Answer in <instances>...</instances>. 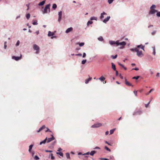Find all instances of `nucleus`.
I'll return each instance as SVG.
<instances>
[{
	"mask_svg": "<svg viewBox=\"0 0 160 160\" xmlns=\"http://www.w3.org/2000/svg\"><path fill=\"white\" fill-rule=\"evenodd\" d=\"M117 55H115V56H113V55H112V56H111V57H112V58L113 59H115L116 58H117Z\"/></svg>",
	"mask_w": 160,
	"mask_h": 160,
	"instance_id": "79ce46f5",
	"label": "nucleus"
},
{
	"mask_svg": "<svg viewBox=\"0 0 160 160\" xmlns=\"http://www.w3.org/2000/svg\"><path fill=\"white\" fill-rule=\"evenodd\" d=\"M118 63L119 65L122 67V68L124 67V66L122 64H121L120 62H118Z\"/></svg>",
	"mask_w": 160,
	"mask_h": 160,
	"instance_id": "09e8293b",
	"label": "nucleus"
},
{
	"mask_svg": "<svg viewBox=\"0 0 160 160\" xmlns=\"http://www.w3.org/2000/svg\"><path fill=\"white\" fill-rule=\"evenodd\" d=\"M134 93L135 94V96H137V91H134Z\"/></svg>",
	"mask_w": 160,
	"mask_h": 160,
	"instance_id": "3c124183",
	"label": "nucleus"
},
{
	"mask_svg": "<svg viewBox=\"0 0 160 160\" xmlns=\"http://www.w3.org/2000/svg\"><path fill=\"white\" fill-rule=\"evenodd\" d=\"M137 52V55L138 56L140 57H142L143 56V55L141 51H139L138 49V51L136 52Z\"/></svg>",
	"mask_w": 160,
	"mask_h": 160,
	"instance_id": "0eeeda50",
	"label": "nucleus"
},
{
	"mask_svg": "<svg viewBox=\"0 0 160 160\" xmlns=\"http://www.w3.org/2000/svg\"><path fill=\"white\" fill-rule=\"evenodd\" d=\"M47 140V138H46L45 140H44L43 141L40 142V145H41L42 144H45Z\"/></svg>",
	"mask_w": 160,
	"mask_h": 160,
	"instance_id": "412c9836",
	"label": "nucleus"
},
{
	"mask_svg": "<svg viewBox=\"0 0 160 160\" xmlns=\"http://www.w3.org/2000/svg\"><path fill=\"white\" fill-rule=\"evenodd\" d=\"M156 32V31H154L151 32V34L152 35H154Z\"/></svg>",
	"mask_w": 160,
	"mask_h": 160,
	"instance_id": "c03bdc74",
	"label": "nucleus"
},
{
	"mask_svg": "<svg viewBox=\"0 0 160 160\" xmlns=\"http://www.w3.org/2000/svg\"><path fill=\"white\" fill-rule=\"evenodd\" d=\"M57 8V5L56 4H53L52 5V8L54 9H55Z\"/></svg>",
	"mask_w": 160,
	"mask_h": 160,
	"instance_id": "bb28decb",
	"label": "nucleus"
},
{
	"mask_svg": "<svg viewBox=\"0 0 160 160\" xmlns=\"http://www.w3.org/2000/svg\"><path fill=\"white\" fill-rule=\"evenodd\" d=\"M48 37L51 36V38L53 39L54 38H55L56 37L54 36V33L53 32H52L49 31L48 32Z\"/></svg>",
	"mask_w": 160,
	"mask_h": 160,
	"instance_id": "20e7f679",
	"label": "nucleus"
},
{
	"mask_svg": "<svg viewBox=\"0 0 160 160\" xmlns=\"http://www.w3.org/2000/svg\"><path fill=\"white\" fill-rule=\"evenodd\" d=\"M92 78H89L88 79H87L85 80V83L86 84H87L92 79Z\"/></svg>",
	"mask_w": 160,
	"mask_h": 160,
	"instance_id": "5701e85b",
	"label": "nucleus"
},
{
	"mask_svg": "<svg viewBox=\"0 0 160 160\" xmlns=\"http://www.w3.org/2000/svg\"><path fill=\"white\" fill-rule=\"evenodd\" d=\"M99 79L101 81H103L105 79V78H104L103 76H102L100 77Z\"/></svg>",
	"mask_w": 160,
	"mask_h": 160,
	"instance_id": "b1692460",
	"label": "nucleus"
},
{
	"mask_svg": "<svg viewBox=\"0 0 160 160\" xmlns=\"http://www.w3.org/2000/svg\"><path fill=\"white\" fill-rule=\"evenodd\" d=\"M156 7V6L155 5H152L151 7H150V9H154V8H155Z\"/></svg>",
	"mask_w": 160,
	"mask_h": 160,
	"instance_id": "f704fd0d",
	"label": "nucleus"
},
{
	"mask_svg": "<svg viewBox=\"0 0 160 160\" xmlns=\"http://www.w3.org/2000/svg\"><path fill=\"white\" fill-rule=\"evenodd\" d=\"M50 6V4H47L45 6V7L43 11V14L46 13L48 12H50V8H49Z\"/></svg>",
	"mask_w": 160,
	"mask_h": 160,
	"instance_id": "f257e3e1",
	"label": "nucleus"
},
{
	"mask_svg": "<svg viewBox=\"0 0 160 160\" xmlns=\"http://www.w3.org/2000/svg\"><path fill=\"white\" fill-rule=\"evenodd\" d=\"M51 136H52V137L47 138V142L48 143L49 142L52 141V140H54L55 139L54 138L53 136V135H52Z\"/></svg>",
	"mask_w": 160,
	"mask_h": 160,
	"instance_id": "f8f14e48",
	"label": "nucleus"
},
{
	"mask_svg": "<svg viewBox=\"0 0 160 160\" xmlns=\"http://www.w3.org/2000/svg\"><path fill=\"white\" fill-rule=\"evenodd\" d=\"M112 68L114 71L116 70V68L115 65L112 62L111 63Z\"/></svg>",
	"mask_w": 160,
	"mask_h": 160,
	"instance_id": "f3484780",
	"label": "nucleus"
},
{
	"mask_svg": "<svg viewBox=\"0 0 160 160\" xmlns=\"http://www.w3.org/2000/svg\"><path fill=\"white\" fill-rule=\"evenodd\" d=\"M41 128H42V129H44V128H46V127H45V125H43V126H42L41 127Z\"/></svg>",
	"mask_w": 160,
	"mask_h": 160,
	"instance_id": "4d7b16f0",
	"label": "nucleus"
},
{
	"mask_svg": "<svg viewBox=\"0 0 160 160\" xmlns=\"http://www.w3.org/2000/svg\"><path fill=\"white\" fill-rule=\"evenodd\" d=\"M62 149H61V148H58V151H62Z\"/></svg>",
	"mask_w": 160,
	"mask_h": 160,
	"instance_id": "e2e57ef3",
	"label": "nucleus"
},
{
	"mask_svg": "<svg viewBox=\"0 0 160 160\" xmlns=\"http://www.w3.org/2000/svg\"><path fill=\"white\" fill-rule=\"evenodd\" d=\"M115 128H114L112 129L110 131V134H112L113 133L114 131L115 130Z\"/></svg>",
	"mask_w": 160,
	"mask_h": 160,
	"instance_id": "7c9ffc66",
	"label": "nucleus"
},
{
	"mask_svg": "<svg viewBox=\"0 0 160 160\" xmlns=\"http://www.w3.org/2000/svg\"><path fill=\"white\" fill-rule=\"evenodd\" d=\"M137 48H140L142 49L143 50H144V46H143V45L141 44L140 45H138L137 46Z\"/></svg>",
	"mask_w": 160,
	"mask_h": 160,
	"instance_id": "a211bd4d",
	"label": "nucleus"
},
{
	"mask_svg": "<svg viewBox=\"0 0 160 160\" xmlns=\"http://www.w3.org/2000/svg\"><path fill=\"white\" fill-rule=\"evenodd\" d=\"M86 56V54L85 52L83 53L82 57L85 58Z\"/></svg>",
	"mask_w": 160,
	"mask_h": 160,
	"instance_id": "864d4df0",
	"label": "nucleus"
},
{
	"mask_svg": "<svg viewBox=\"0 0 160 160\" xmlns=\"http://www.w3.org/2000/svg\"><path fill=\"white\" fill-rule=\"evenodd\" d=\"M42 128H40L37 131V132H40L41 130H42Z\"/></svg>",
	"mask_w": 160,
	"mask_h": 160,
	"instance_id": "13d9d810",
	"label": "nucleus"
},
{
	"mask_svg": "<svg viewBox=\"0 0 160 160\" xmlns=\"http://www.w3.org/2000/svg\"><path fill=\"white\" fill-rule=\"evenodd\" d=\"M107 15V13H106L104 12H102L100 14V18L101 20H102L104 18V15Z\"/></svg>",
	"mask_w": 160,
	"mask_h": 160,
	"instance_id": "1a4fd4ad",
	"label": "nucleus"
},
{
	"mask_svg": "<svg viewBox=\"0 0 160 160\" xmlns=\"http://www.w3.org/2000/svg\"><path fill=\"white\" fill-rule=\"evenodd\" d=\"M102 126V124L101 123H98L92 125L91 127L92 128H97Z\"/></svg>",
	"mask_w": 160,
	"mask_h": 160,
	"instance_id": "423d86ee",
	"label": "nucleus"
},
{
	"mask_svg": "<svg viewBox=\"0 0 160 160\" xmlns=\"http://www.w3.org/2000/svg\"><path fill=\"white\" fill-rule=\"evenodd\" d=\"M51 155H52V156L51 157V159L52 160L54 159L55 158L53 156L52 154H51Z\"/></svg>",
	"mask_w": 160,
	"mask_h": 160,
	"instance_id": "6e6d98bb",
	"label": "nucleus"
},
{
	"mask_svg": "<svg viewBox=\"0 0 160 160\" xmlns=\"http://www.w3.org/2000/svg\"><path fill=\"white\" fill-rule=\"evenodd\" d=\"M152 48L153 49V54L154 55H155V54H156L155 47H152Z\"/></svg>",
	"mask_w": 160,
	"mask_h": 160,
	"instance_id": "473e14b6",
	"label": "nucleus"
},
{
	"mask_svg": "<svg viewBox=\"0 0 160 160\" xmlns=\"http://www.w3.org/2000/svg\"><path fill=\"white\" fill-rule=\"evenodd\" d=\"M45 151H46V152H52V151L48 150H45Z\"/></svg>",
	"mask_w": 160,
	"mask_h": 160,
	"instance_id": "bf43d9fd",
	"label": "nucleus"
},
{
	"mask_svg": "<svg viewBox=\"0 0 160 160\" xmlns=\"http://www.w3.org/2000/svg\"><path fill=\"white\" fill-rule=\"evenodd\" d=\"M47 130L46 131V132H51V131L48 128H46Z\"/></svg>",
	"mask_w": 160,
	"mask_h": 160,
	"instance_id": "8fccbe9b",
	"label": "nucleus"
},
{
	"mask_svg": "<svg viewBox=\"0 0 160 160\" xmlns=\"http://www.w3.org/2000/svg\"><path fill=\"white\" fill-rule=\"evenodd\" d=\"M86 59L83 60L82 61V64H84L86 62Z\"/></svg>",
	"mask_w": 160,
	"mask_h": 160,
	"instance_id": "ea45409f",
	"label": "nucleus"
},
{
	"mask_svg": "<svg viewBox=\"0 0 160 160\" xmlns=\"http://www.w3.org/2000/svg\"><path fill=\"white\" fill-rule=\"evenodd\" d=\"M66 156L67 158H70V154L69 153L67 152L66 153Z\"/></svg>",
	"mask_w": 160,
	"mask_h": 160,
	"instance_id": "72a5a7b5",
	"label": "nucleus"
},
{
	"mask_svg": "<svg viewBox=\"0 0 160 160\" xmlns=\"http://www.w3.org/2000/svg\"><path fill=\"white\" fill-rule=\"evenodd\" d=\"M117 41L116 42L113 41H109V43L111 45H114L115 44L116 45Z\"/></svg>",
	"mask_w": 160,
	"mask_h": 160,
	"instance_id": "dca6fc26",
	"label": "nucleus"
},
{
	"mask_svg": "<svg viewBox=\"0 0 160 160\" xmlns=\"http://www.w3.org/2000/svg\"><path fill=\"white\" fill-rule=\"evenodd\" d=\"M159 72H158L156 76L157 77H159Z\"/></svg>",
	"mask_w": 160,
	"mask_h": 160,
	"instance_id": "680f3d73",
	"label": "nucleus"
},
{
	"mask_svg": "<svg viewBox=\"0 0 160 160\" xmlns=\"http://www.w3.org/2000/svg\"><path fill=\"white\" fill-rule=\"evenodd\" d=\"M21 55H20V57L12 56V59L15 60L16 61H18L19 60L21 59Z\"/></svg>",
	"mask_w": 160,
	"mask_h": 160,
	"instance_id": "9d476101",
	"label": "nucleus"
},
{
	"mask_svg": "<svg viewBox=\"0 0 160 160\" xmlns=\"http://www.w3.org/2000/svg\"><path fill=\"white\" fill-rule=\"evenodd\" d=\"M138 49H137V48H131V49H130V50L131 51H132V52H133L134 51H135V52H136V51H138Z\"/></svg>",
	"mask_w": 160,
	"mask_h": 160,
	"instance_id": "393cba45",
	"label": "nucleus"
},
{
	"mask_svg": "<svg viewBox=\"0 0 160 160\" xmlns=\"http://www.w3.org/2000/svg\"><path fill=\"white\" fill-rule=\"evenodd\" d=\"M92 23H93V22L92 21H88L87 22V26H88L89 25V24H92Z\"/></svg>",
	"mask_w": 160,
	"mask_h": 160,
	"instance_id": "4c0bfd02",
	"label": "nucleus"
},
{
	"mask_svg": "<svg viewBox=\"0 0 160 160\" xmlns=\"http://www.w3.org/2000/svg\"><path fill=\"white\" fill-rule=\"evenodd\" d=\"M90 19L91 20H97V18L96 17H92L90 18Z\"/></svg>",
	"mask_w": 160,
	"mask_h": 160,
	"instance_id": "aec40b11",
	"label": "nucleus"
},
{
	"mask_svg": "<svg viewBox=\"0 0 160 160\" xmlns=\"http://www.w3.org/2000/svg\"><path fill=\"white\" fill-rule=\"evenodd\" d=\"M73 28L72 27H70L68 28L66 31L65 32L66 33H68L69 32L72 31Z\"/></svg>",
	"mask_w": 160,
	"mask_h": 160,
	"instance_id": "4468645a",
	"label": "nucleus"
},
{
	"mask_svg": "<svg viewBox=\"0 0 160 160\" xmlns=\"http://www.w3.org/2000/svg\"><path fill=\"white\" fill-rule=\"evenodd\" d=\"M27 25L28 27V28H31V26H29V24H28V23H27Z\"/></svg>",
	"mask_w": 160,
	"mask_h": 160,
	"instance_id": "0e129e2a",
	"label": "nucleus"
},
{
	"mask_svg": "<svg viewBox=\"0 0 160 160\" xmlns=\"http://www.w3.org/2000/svg\"><path fill=\"white\" fill-rule=\"evenodd\" d=\"M156 15L157 17H160V12H158L156 14Z\"/></svg>",
	"mask_w": 160,
	"mask_h": 160,
	"instance_id": "de8ad7c7",
	"label": "nucleus"
},
{
	"mask_svg": "<svg viewBox=\"0 0 160 160\" xmlns=\"http://www.w3.org/2000/svg\"><path fill=\"white\" fill-rule=\"evenodd\" d=\"M142 113V112L141 110H139L134 112L133 115H140Z\"/></svg>",
	"mask_w": 160,
	"mask_h": 160,
	"instance_id": "6e6552de",
	"label": "nucleus"
},
{
	"mask_svg": "<svg viewBox=\"0 0 160 160\" xmlns=\"http://www.w3.org/2000/svg\"><path fill=\"white\" fill-rule=\"evenodd\" d=\"M108 133H109L107 131L105 132V135H107L108 134Z\"/></svg>",
	"mask_w": 160,
	"mask_h": 160,
	"instance_id": "338daca9",
	"label": "nucleus"
},
{
	"mask_svg": "<svg viewBox=\"0 0 160 160\" xmlns=\"http://www.w3.org/2000/svg\"><path fill=\"white\" fill-rule=\"evenodd\" d=\"M33 48L35 50H36V53L38 54L39 52V48L36 44H34L33 46Z\"/></svg>",
	"mask_w": 160,
	"mask_h": 160,
	"instance_id": "7ed1b4c3",
	"label": "nucleus"
},
{
	"mask_svg": "<svg viewBox=\"0 0 160 160\" xmlns=\"http://www.w3.org/2000/svg\"><path fill=\"white\" fill-rule=\"evenodd\" d=\"M33 145L32 144L29 146V148L28 150V151L29 152H31V149H32V147L33 146Z\"/></svg>",
	"mask_w": 160,
	"mask_h": 160,
	"instance_id": "4be33fe9",
	"label": "nucleus"
},
{
	"mask_svg": "<svg viewBox=\"0 0 160 160\" xmlns=\"http://www.w3.org/2000/svg\"><path fill=\"white\" fill-rule=\"evenodd\" d=\"M45 3V1H43L41 2H40L38 4L39 6H42Z\"/></svg>",
	"mask_w": 160,
	"mask_h": 160,
	"instance_id": "6ab92c4d",
	"label": "nucleus"
},
{
	"mask_svg": "<svg viewBox=\"0 0 160 160\" xmlns=\"http://www.w3.org/2000/svg\"><path fill=\"white\" fill-rule=\"evenodd\" d=\"M96 152L95 151H92L90 153V155L91 156H93L94 154H95Z\"/></svg>",
	"mask_w": 160,
	"mask_h": 160,
	"instance_id": "a878e982",
	"label": "nucleus"
},
{
	"mask_svg": "<svg viewBox=\"0 0 160 160\" xmlns=\"http://www.w3.org/2000/svg\"><path fill=\"white\" fill-rule=\"evenodd\" d=\"M133 69H134L136 71H138L139 70L138 68H135Z\"/></svg>",
	"mask_w": 160,
	"mask_h": 160,
	"instance_id": "052dcab7",
	"label": "nucleus"
},
{
	"mask_svg": "<svg viewBox=\"0 0 160 160\" xmlns=\"http://www.w3.org/2000/svg\"><path fill=\"white\" fill-rule=\"evenodd\" d=\"M158 11L154 9H151L149 12V14H153L155 13L156 12H157Z\"/></svg>",
	"mask_w": 160,
	"mask_h": 160,
	"instance_id": "ddd939ff",
	"label": "nucleus"
},
{
	"mask_svg": "<svg viewBox=\"0 0 160 160\" xmlns=\"http://www.w3.org/2000/svg\"><path fill=\"white\" fill-rule=\"evenodd\" d=\"M126 43L124 41L122 42H119L118 40L117 41V42L116 43V46H118L119 45L122 46L120 48H124V46L126 45Z\"/></svg>",
	"mask_w": 160,
	"mask_h": 160,
	"instance_id": "f03ea898",
	"label": "nucleus"
},
{
	"mask_svg": "<svg viewBox=\"0 0 160 160\" xmlns=\"http://www.w3.org/2000/svg\"><path fill=\"white\" fill-rule=\"evenodd\" d=\"M139 78V76H137V77H133L132 78L133 79H135L136 80L138 79Z\"/></svg>",
	"mask_w": 160,
	"mask_h": 160,
	"instance_id": "49530a36",
	"label": "nucleus"
},
{
	"mask_svg": "<svg viewBox=\"0 0 160 160\" xmlns=\"http://www.w3.org/2000/svg\"><path fill=\"white\" fill-rule=\"evenodd\" d=\"M34 158L36 160H38L39 159V158L37 155L35 156Z\"/></svg>",
	"mask_w": 160,
	"mask_h": 160,
	"instance_id": "a19ab883",
	"label": "nucleus"
},
{
	"mask_svg": "<svg viewBox=\"0 0 160 160\" xmlns=\"http://www.w3.org/2000/svg\"><path fill=\"white\" fill-rule=\"evenodd\" d=\"M105 149L109 151V152H110L111 151L110 149H109L107 147L105 146Z\"/></svg>",
	"mask_w": 160,
	"mask_h": 160,
	"instance_id": "a18cd8bd",
	"label": "nucleus"
},
{
	"mask_svg": "<svg viewBox=\"0 0 160 160\" xmlns=\"http://www.w3.org/2000/svg\"><path fill=\"white\" fill-rule=\"evenodd\" d=\"M32 23L33 25H37L38 24L37 21V20H35V21H33Z\"/></svg>",
	"mask_w": 160,
	"mask_h": 160,
	"instance_id": "c756f323",
	"label": "nucleus"
},
{
	"mask_svg": "<svg viewBox=\"0 0 160 160\" xmlns=\"http://www.w3.org/2000/svg\"><path fill=\"white\" fill-rule=\"evenodd\" d=\"M7 46L6 45H4V48L6 49L7 48Z\"/></svg>",
	"mask_w": 160,
	"mask_h": 160,
	"instance_id": "774afa93",
	"label": "nucleus"
},
{
	"mask_svg": "<svg viewBox=\"0 0 160 160\" xmlns=\"http://www.w3.org/2000/svg\"><path fill=\"white\" fill-rule=\"evenodd\" d=\"M125 83L127 86H132V87H133V85H132L131 84L127 81L126 78H125Z\"/></svg>",
	"mask_w": 160,
	"mask_h": 160,
	"instance_id": "2eb2a0df",
	"label": "nucleus"
},
{
	"mask_svg": "<svg viewBox=\"0 0 160 160\" xmlns=\"http://www.w3.org/2000/svg\"><path fill=\"white\" fill-rule=\"evenodd\" d=\"M154 90L153 89H152L150 90L147 93H146V95H148L152 91Z\"/></svg>",
	"mask_w": 160,
	"mask_h": 160,
	"instance_id": "e433bc0d",
	"label": "nucleus"
},
{
	"mask_svg": "<svg viewBox=\"0 0 160 160\" xmlns=\"http://www.w3.org/2000/svg\"><path fill=\"white\" fill-rule=\"evenodd\" d=\"M30 14L29 13H28L26 15V18L28 19L30 17Z\"/></svg>",
	"mask_w": 160,
	"mask_h": 160,
	"instance_id": "58836bf2",
	"label": "nucleus"
},
{
	"mask_svg": "<svg viewBox=\"0 0 160 160\" xmlns=\"http://www.w3.org/2000/svg\"><path fill=\"white\" fill-rule=\"evenodd\" d=\"M98 39L99 41H102L103 40V38L101 36L98 38Z\"/></svg>",
	"mask_w": 160,
	"mask_h": 160,
	"instance_id": "cd10ccee",
	"label": "nucleus"
},
{
	"mask_svg": "<svg viewBox=\"0 0 160 160\" xmlns=\"http://www.w3.org/2000/svg\"><path fill=\"white\" fill-rule=\"evenodd\" d=\"M20 43V41L19 40H18L16 43L15 44V46L16 47L18 46L19 45Z\"/></svg>",
	"mask_w": 160,
	"mask_h": 160,
	"instance_id": "2f4dec72",
	"label": "nucleus"
},
{
	"mask_svg": "<svg viewBox=\"0 0 160 160\" xmlns=\"http://www.w3.org/2000/svg\"><path fill=\"white\" fill-rule=\"evenodd\" d=\"M110 18V16H108L105 19H104L102 21L103 22L105 23H106Z\"/></svg>",
	"mask_w": 160,
	"mask_h": 160,
	"instance_id": "9b49d317",
	"label": "nucleus"
},
{
	"mask_svg": "<svg viewBox=\"0 0 160 160\" xmlns=\"http://www.w3.org/2000/svg\"><path fill=\"white\" fill-rule=\"evenodd\" d=\"M57 154L61 156H63V153L62 152H57L56 153Z\"/></svg>",
	"mask_w": 160,
	"mask_h": 160,
	"instance_id": "c9c22d12",
	"label": "nucleus"
},
{
	"mask_svg": "<svg viewBox=\"0 0 160 160\" xmlns=\"http://www.w3.org/2000/svg\"><path fill=\"white\" fill-rule=\"evenodd\" d=\"M36 33L37 34H38L39 33V31H37L36 32Z\"/></svg>",
	"mask_w": 160,
	"mask_h": 160,
	"instance_id": "69168bd1",
	"label": "nucleus"
},
{
	"mask_svg": "<svg viewBox=\"0 0 160 160\" xmlns=\"http://www.w3.org/2000/svg\"><path fill=\"white\" fill-rule=\"evenodd\" d=\"M29 5H30V3H28V4H27L26 5V6L27 7V10H28L29 9Z\"/></svg>",
	"mask_w": 160,
	"mask_h": 160,
	"instance_id": "5fc2aeb1",
	"label": "nucleus"
},
{
	"mask_svg": "<svg viewBox=\"0 0 160 160\" xmlns=\"http://www.w3.org/2000/svg\"><path fill=\"white\" fill-rule=\"evenodd\" d=\"M114 0H108V2L109 4H111Z\"/></svg>",
	"mask_w": 160,
	"mask_h": 160,
	"instance_id": "37998d69",
	"label": "nucleus"
},
{
	"mask_svg": "<svg viewBox=\"0 0 160 160\" xmlns=\"http://www.w3.org/2000/svg\"><path fill=\"white\" fill-rule=\"evenodd\" d=\"M58 21L59 22H60L61 20L62 16V11H60L58 12Z\"/></svg>",
	"mask_w": 160,
	"mask_h": 160,
	"instance_id": "39448f33",
	"label": "nucleus"
},
{
	"mask_svg": "<svg viewBox=\"0 0 160 160\" xmlns=\"http://www.w3.org/2000/svg\"><path fill=\"white\" fill-rule=\"evenodd\" d=\"M77 44H79L80 47H82L84 45V42L78 43Z\"/></svg>",
	"mask_w": 160,
	"mask_h": 160,
	"instance_id": "c85d7f7f",
	"label": "nucleus"
},
{
	"mask_svg": "<svg viewBox=\"0 0 160 160\" xmlns=\"http://www.w3.org/2000/svg\"><path fill=\"white\" fill-rule=\"evenodd\" d=\"M76 56H81L82 55V54L81 53H78L77 54H76L75 55Z\"/></svg>",
	"mask_w": 160,
	"mask_h": 160,
	"instance_id": "603ef678",
	"label": "nucleus"
}]
</instances>
